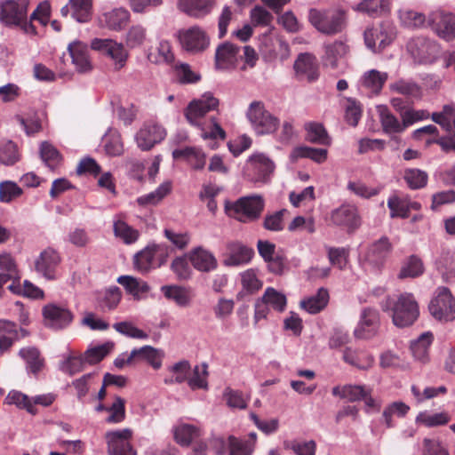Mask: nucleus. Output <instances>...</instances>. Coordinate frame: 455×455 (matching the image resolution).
Listing matches in <instances>:
<instances>
[{"label": "nucleus", "instance_id": "1", "mask_svg": "<svg viewBox=\"0 0 455 455\" xmlns=\"http://www.w3.org/2000/svg\"><path fill=\"white\" fill-rule=\"evenodd\" d=\"M382 309L390 313L393 323L399 328L413 324L419 315V305L411 293H402L396 299L387 298Z\"/></svg>", "mask_w": 455, "mask_h": 455}, {"label": "nucleus", "instance_id": "2", "mask_svg": "<svg viewBox=\"0 0 455 455\" xmlns=\"http://www.w3.org/2000/svg\"><path fill=\"white\" fill-rule=\"evenodd\" d=\"M263 209L264 201L258 195L241 197L235 203L227 202L225 204L227 214L241 222H248L259 219Z\"/></svg>", "mask_w": 455, "mask_h": 455}, {"label": "nucleus", "instance_id": "3", "mask_svg": "<svg viewBox=\"0 0 455 455\" xmlns=\"http://www.w3.org/2000/svg\"><path fill=\"white\" fill-rule=\"evenodd\" d=\"M246 115L254 132L259 136L274 133L280 124L279 119L267 111L261 101L251 102Z\"/></svg>", "mask_w": 455, "mask_h": 455}, {"label": "nucleus", "instance_id": "4", "mask_svg": "<svg viewBox=\"0 0 455 455\" xmlns=\"http://www.w3.org/2000/svg\"><path fill=\"white\" fill-rule=\"evenodd\" d=\"M430 315L440 322H452L455 320V297L450 289L440 286L429 302Z\"/></svg>", "mask_w": 455, "mask_h": 455}, {"label": "nucleus", "instance_id": "5", "mask_svg": "<svg viewBox=\"0 0 455 455\" xmlns=\"http://www.w3.org/2000/svg\"><path fill=\"white\" fill-rule=\"evenodd\" d=\"M308 20L313 27L325 35L340 33L346 26L345 16L339 12H330L313 8L309 10Z\"/></svg>", "mask_w": 455, "mask_h": 455}, {"label": "nucleus", "instance_id": "6", "mask_svg": "<svg viewBox=\"0 0 455 455\" xmlns=\"http://www.w3.org/2000/svg\"><path fill=\"white\" fill-rule=\"evenodd\" d=\"M28 0H6L0 4V20L8 26H20L26 32L33 29L27 22Z\"/></svg>", "mask_w": 455, "mask_h": 455}, {"label": "nucleus", "instance_id": "7", "mask_svg": "<svg viewBox=\"0 0 455 455\" xmlns=\"http://www.w3.org/2000/svg\"><path fill=\"white\" fill-rule=\"evenodd\" d=\"M407 51L419 64H431L440 53L439 44L433 39L426 36H416L407 44Z\"/></svg>", "mask_w": 455, "mask_h": 455}, {"label": "nucleus", "instance_id": "8", "mask_svg": "<svg viewBox=\"0 0 455 455\" xmlns=\"http://www.w3.org/2000/svg\"><path fill=\"white\" fill-rule=\"evenodd\" d=\"M178 38L182 49L193 54L204 52L210 45V36L198 26L180 30Z\"/></svg>", "mask_w": 455, "mask_h": 455}, {"label": "nucleus", "instance_id": "9", "mask_svg": "<svg viewBox=\"0 0 455 455\" xmlns=\"http://www.w3.org/2000/svg\"><path fill=\"white\" fill-rule=\"evenodd\" d=\"M220 101L211 92H206L201 98L193 100L184 110L188 122L194 126L201 125V118L208 112L218 108Z\"/></svg>", "mask_w": 455, "mask_h": 455}, {"label": "nucleus", "instance_id": "10", "mask_svg": "<svg viewBox=\"0 0 455 455\" xmlns=\"http://www.w3.org/2000/svg\"><path fill=\"white\" fill-rule=\"evenodd\" d=\"M427 27L445 41L455 39V15L443 10H435L427 17Z\"/></svg>", "mask_w": 455, "mask_h": 455}, {"label": "nucleus", "instance_id": "11", "mask_svg": "<svg viewBox=\"0 0 455 455\" xmlns=\"http://www.w3.org/2000/svg\"><path fill=\"white\" fill-rule=\"evenodd\" d=\"M275 168V163L263 153H255L247 161L248 176L254 183L268 182Z\"/></svg>", "mask_w": 455, "mask_h": 455}, {"label": "nucleus", "instance_id": "12", "mask_svg": "<svg viewBox=\"0 0 455 455\" xmlns=\"http://www.w3.org/2000/svg\"><path fill=\"white\" fill-rule=\"evenodd\" d=\"M91 47L109 57L114 62L116 70H120L125 66L128 52L122 43H117L112 39L95 38L92 41Z\"/></svg>", "mask_w": 455, "mask_h": 455}, {"label": "nucleus", "instance_id": "13", "mask_svg": "<svg viewBox=\"0 0 455 455\" xmlns=\"http://www.w3.org/2000/svg\"><path fill=\"white\" fill-rule=\"evenodd\" d=\"M132 436V431L130 428L107 432L105 437L108 453L110 455H136V451L128 442Z\"/></svg>", "mask_w": 455, "mask_h": 455}, {"label": "nucleus", "instance_id": "14", "mask_svg": "<svg viewBox=\"0 0 455 455\" xmlns=\"http://www.w3.org/2000/svg\"><path fill=\"white\" fill-rule=\"evenodd\" d=\"M331 221L333 225L345 227L349 231L356 229L361 224L357 209L352 204H342L333 210L331 213Z\"/></svg>", "mask_w": 455, "mask_h": 455}, {"label": "nucleus", "instance_id": "15", "mask_svg": "<svg viewBox=\"0 0 455 455\" xmlns=\"http://www.w3.org/2000/svg\"><path fill=\"white\" fill-rule=\"evenodd\" d=\"M60 262L59 252L52 249L44 250L35 261L36 271L48 280L56 278L55 271Z\"/></svg>", "mask_w": 455, "mask_h": 455}, {"label": "nucleus", "instance_id": "16", "mask_svg": "<svg viewBox=\"0 0 455 455\" xmlns=\"http://www.w3.org/2000/svg\"><path fill=\"white\" fill-rule=\"evenodd\" d=\"M240 55V48L234 44L226 42L220 44L215 52V67L217 69L235 68Z\"/></svg>", "mask_w": 455, "mask_h": 455}, {"label": "nucleus", "instance_id": "17", "mask_svg": "<svg viewBox=\"0 0 455 455\" xmlns=\"http://www.w3.org/2000/svg\"><path fill=\"white\" fill-rule=\"evenodd\" d=\"M46 325L54 329H62L73 320L72 313L66 307L55 304H48L43 308Z\"/></svg>", "mask_w": 455, "mask_h": 455}, {"label": "nucleus", "instance_id": "18", "mask_svg": "<svg viewBox=\"0 0 455 455\" xmlns=\"http://www.w3.org/2000/svg\"><path fill=\"white\" fill-rule=\"evenodd\" d=\"M165 130L158 124H145L136 134V142L142 150H149L165 137Z\"/></svg>", "mask_w": 455, "mask_h": 455}, {"label": "nucleus", "instance_id": "19", "mask_svg": "<svg viewBox=\"0 0 455 455\" xmlns=\"http://www.w3.org/2000/svg\"><path fill=\"white\" fill-rule=\"evenodd\" d=\"M216 4V0H177L178 9L193 18L208 15Z\"/></svg>", "mask_w": 455, "mask_h": 455}, {"label": "nucleus", "instance_id": "20", "mask_svg": "<svg viewBox=\"0 0 455 455\" xmlns=\"http://www.w3.org/2000/svg\"><path fill=\"white\" fill-rule=\"evenodd\" d=\"M130 19L129 11L124 7H119L104 12L100 17V23L110 30L120 31L129 23Z\"/></svg>", "mask_w": 455, "mask_h": 455}, {"label": "nucleus", "instance_id": "21", "mask_svg": "<svg viewBox=\"0 0 455 455\" xmlns=\"http://www.w3.org/2000/svg\"><path fill=\"white\" fill-rule=\"evenodd\" d=\"M294 68L300 78L309 82L318 78V65L315 57L309 53L300 54L294 63Z\"/></svg>", "mask_w": 455, "mask_h": 455}, {"label": "nucleus", "instance_id": "22", "mask_svg": "<svg viewBox=\"0 0 455 455\" xmlns=\"http://www.w3.org/2000/svg\"><path fill=\"white\" fill-rule=\"evenodd\" d=\"M174 159H183L195 170H201L204 167L206 162L205 154L195 147H186L173 150Z\"/></svg>", "mask_w": 455, "mask_h": 455}, {"label": "nucleus", "instance_id": "23", "mask_svg": "<svg viewBox=\"0 0 455 455\" xmlns=\"http://www.w3.org/2000/svg\"><path fill=\"white\" fill-rule=\"evenodd\" d=\"M391 0H362L353 9L372 18H378L390 12Z\"/></svg>", "mask_w": 455, "mask_h": 455}, {"label": "nucleus", "instance_id": "24", "mask_svg": "<svg viewBox=\"0 0 455 455\" xmlns=\"http://www.w3.org/2000/svg\"><path fill=\"white\" fill-rule=\"evenodd\" d=\"M189 260L193 267L199 271L210 272L217 267L215 257L202 247L196 248L190 251Z\"/></svg>", "mask_w": 455, "mask_h": 455}, {"label": "nucleus", "instance_id": "25", "mask_svg": "<svg viewBox=\"0 0 455 455\" xmlns=\"http://www.w3.org/2000/svg\"><path fill=\"white\" fill-rule=\"evenodd\" d=\"M379 123L386 134H398L404 131L403 121L399 120L386 106L378 107Z\"/></svg>", "mask_w": 455, "mask_h": 455}, {"label": "nucleus", "instance_id": "26", "mask_svg": "<svg viewBox=\"0 0 455 455\" xmlns=\"http://www.w3.org/2000/svg\"><path fill=\"white\" fill-rule=\"evenodd\" d=\"M161 244L148 245L135 254L134 267L140 273H148L152 267L156 254L162 250Z\"/></svg>", "mask_w": 455, "mask_h": 455}, {"label": "nucleus", "instance_id": "27", "mask_svg": "<svg viewBox=\"0 0 455 455\" xmlns=\"http://www.w3.org/2000/svg\"><path fill=\"white\" fill-rule=\"evenodd\" d=\"M68 49L71 55L72 61L79 72L84 73L92 69L88 57V47L85 44L74 42L69 44Z\"/></svg>", "mask_w": 455, "mask_h": 455}, {"label": "nucleus", "instance_id": "28", "mask_svg": "<svg viewBox=\"0 0 455 455\" xmlns=\"http://www.w3.org/2000/svg\"><path fill=\"white\" fill-rule=\"evenodd\" d=\"M388 75L377 69L366 71L360 79V84L371 93L379 94L387 82Z\"/></svg>", "mask_w": 455, "mask_h": 455}, {"label": "nucleus", "instance_id": "29", "mask_svg": "<svg viewBox=\"0 0 455 455\" xmlns=\"http://www.w3.org/2000/svg\"><path fill=\"white\" fill-rule=\"evenodd\" d=\"M325 53L323 57V65L331 68H337L339 61L346 56L348 51L347 45L341 41H335L324 46Z\"/></svg>", "mask_w": 455, "mask_h": 455}, {"label": "nucleus", "instance_id": "30", "mask_svg": "<svg viewBox=\"0 0 455 455\" xmlns=\"http://www.w3.org/2000/svg\"><path fill=\"white\" fill-rule=\"evenodd\" d=\"M161 290L168 299L173 300L178 306L182 307L190 306L193 293L189 288L179 285H164Z\"/></svg>", "mask_w": 455, "mask_h": 455}, {"label": "nucleus", "instance_id": "31", "mask_svg": "<svg viewBox=\"0 0 455 455\" xmlns=\"http://www.w3.org/2000/svg\"><path fill=\"white\" fill-rule=\"evenodd\" d=\"M228 248L229 256L226 259V264L228 266H238L247 263L254 254V251L251 248L240 243H230Z\"/></svg>", "mask_w": 455, "mask_h": 455}, {"label": "nucleus", "instance_id": "32", "mask_svg": "<svg viewBox=\"0 0 455 455\" xmlns=\"http://www.w3.org/2000/svg\"><path fill=\"white\" fill-rule=\"evenodd\" d=\"M117 283L124 286L127 293L137 300L140 299L141 296L150 290L149 285L145 281L132 275H121L117 278Z\"/></svg>", "mask_w": 455, "mask_h": 455}, {"label": "nucleus", "instance_id": "33", "mask_svg": "<svg viewBox=\"0 0 455 455\" xmlns=\"http://www.w3.org/2000/svg\"><path fill=\"white\" fill-rule=\"evenodd\" d=\"M200 435L201 429L192 424L182 423L173 428L175 442L183 447H188Z\"/></svg>", "mask_w": 455, "mask_h": 455}, {"label": "nucleus", "instance_id": "34", "mask_svg": "<svg viewBox=\"0 0 455 455\" xmlns=\"http://www.w3.org/2000/svg\"><path fill=\"white\" fill-rule=\"evenodd\" d=\"M433 334L429 331L422 333L417 339L411 341V350L416 360L422 363L429 361V347L433 342Z\"/></svg>", "mask_w": 455, "mask_h": 455}, {"label": "nucleus", "instance_id": "35", "mask_svg": "<svg viewBox=\"0 0 455 455\" xmlns=\"http://www.w3.org/2000/svg\"><path fill=\"white\" fill-rule=\"evenodd\" d=\"M121 299L122 291L120 288L112 286L98 294L97 304L101 311H112L117 307Z\"/></svg>", "mask_w": 455, "mask_h": 455}, {"label": "nucleus", "instance_id": "36", "mask_svg": "<svg viewBox=\"0 0 455 455\" xmlns=\"http://www.w3.org/2000/svg\"><path fill=\"white\" fill-rule=\"evenodd\" d=\"M163 355L160 350L151 346H144L132 351V357H134L135 363L146 361L154 369H159L161 367Z\"/></svg>", "mask_w": 455, "mask_h": 455}, {"label": "nucleus", "instance_id": "37", "mask_svg": "<svg viewBox=\"0 0 455 455\" xmlns=\"http://www.w3.org/2000/svg\"><path fill=\"white\" fill-rule=\"evenodd\" d=\"M377 323V313L370 308L364 309L362 314L360 326L355 331V336L360 339L371 338L375 332Z\"/></svg>", "mask_w": 455, "mask_h": 455}, {"label": "nucleus", "instance_id": "38", "mask_svg": "<svg viewBox=\"0 0 455 455\" xmlns=\"http://www.w3.org/2000/svg\"><path fill=\"white\" fill-rule=\"evenodd\" d=\"M343 359L346 363L360 370H368L373 363L371 355L363 350H352L351 348L344 350Z\"/></svg>", "mask_w": 455, "mask_h": 455}, {"label": "nucleus", "instance_id": "39", "mask_svg": "<svg viewBox=\"0 0 455 455\" xmlns=\"http://www.w3.org/2000/svg\"><path fill=\"white\" fill-rule=\"evenodd\" d=\"M306 140L311 143L328 146L331 139L323 124L317 122H308L304 125Z\"/></svg>", "mask_w": 455, "mask_h": 455}, {"label": "nucleus", "instance_id": "40", "mask_svg": "<svg viewBox=\"0 0 455 455\" xmlns=\"http://www.w3.org/2000/svg\"><path fill=\"white\" fill-rule=\"evenodd\" d=\"M19 331L15 323L6 320H0V351H7L19 339Z\"/></svg>", "mask_w": 455, "mask_h": 455}, {"label": "nucleus", "instance_id": "41", "mask_svg": "<svg viewBox=\"0 0 455 455\" xmlns=\"http://www.w3.org/2000/svg\"><path fill=\"white\" fill-rule=\"evenodd\" d=\"M392 245L387 237L383 236L373 243L367 253V259L372 264L381 263L390 253Z\"/></svg>", "mask_w": 455, "mask_h": 455}, {"label": "nucleus", "instance_id": "42", "mask_svg": "<svg viewBox=\"0 0 455 455\" xmlns=\"http://www.w3.org/2000/svg\"><path fill=\"white\" fill-rule=\"evenodd\" d=\"M329 292L324 288L318 289L315 295L300 302V306L310 314H316L323 310L328 304Z\"/></svg>", "mask_w": 455, "mask_h": 455}, {"label": "nucleus", "instance_id": "43", "mask_svg": "<svg viewBox=\"0 0 455 455\" xmlns=\"http://www.w3.org/2000/svg\"><path fill=\"white\" fill-rule=\"evenodd\" d=\"M366 388L364 386L360 385H345L342 387L336 386L332 388V395L339 396L342 399H347L348 402H356L362 400L366 395Z\"/></svg>", "mask_w": 455, "mask_h": 455}, {"label": "nucleus", "instance_id": "44", "mask_svg": "<svg viewBox=\"0 0 455 455\" xmlns=\"http://www.w3.org/2000/svg\"><path fill=\"white\" fill-rule=\"evenodd\" d=\"M392 92L404 95L409 98H420V86L411 80L399 79L389 84Z\"/></svg>", "mask_w": 455, "mask_h": 455}, {"label": "nucleus", "instance_id": "45", "mask_svg": "<svg viewBox=\"0 0 455 455\" xmlns=\"http://www.w3.org/2000/svg\"><path fill=\"white\" fill-rule=\"evenodd\" d=\"M147 40V28L141 24L131 26L125 34V44L131 49L143 45Z\"/></svg>", "mask_w": 455, "mask_h": 455}, {"label": "nucleus", "instance_id": "46", "mask_svg": "<svg viewBox=\"0 0 455 455\" xmlns=\"http://www.w3.org/2000/svg\"><path fill=\"white\" fill-rule=\"evenodd\" d=\"M241 283L243 291L238 292L237 299H242L244 291L248 294H253L262 287V282L258 278L254 269H248L241 274Z\"/></svg>", "mask_w": 455, "mask_h": 455}, {"label": "nucleus", "instance_id": "47", "mask_svg": "<svg viewBox=\"0 0 455 455\" xmlns=\"http://www.w3.org/2000/svg\"><path fill=\"white\" fill-rule=\"evenodd\" d=\"M403 179L411 189H420L427 186L428 175L422 170L408 168L404 170Z\"/></svg>", "mask_w": 455, "mask_h": 455}, {"label": "nucleus", "instance_id": "48", "mask_svg": "<svg viewBox=\"0 0 455 455\" xmlns=\"http://www.w3.org/2000/svg\"><path fill=\"white\" fill-rule=\"evenodd\" d=\"M327 150L324 148H315L311 147H298L293 149L291 157L298 158H309L316 163H323L327 158Z\"/></svg>", "mask_w": 455, "mask_h": 455}, {"label": "nucleus", "instance_id": "49", "mask_svg": "<svg viewBox=\"0 0 455 455\" xmlns=\"http://www.w3.org/2000/svg\"><path fill=\"white\" fill-rule=\"evenodd\" d=\"M114 235L120 238L124 243L131 244L139 238V231L129 226L124 220H118L114 222Z\"/></svg>", "mask_w": 455, "mask_h": 455}, {"label": "nucleus", "instance_id": "50", "mask_svg": "<svg viewBox=\"0 0 455 455\" xmlns=\"http://www.w3.org/2000/svg\"><path fill=\"white\" fill-rule=\"evenodd\" d=\"M40 156L51 170L57 168L62 160V157L57 148L47 141L41 143Z\"/></svg>", "mask_w": 455, "mask_h": 455}, {"label": "nucleus", "instance_id": "51", "mask_svg": "<svg viewBox=\"0 0 455 455\" xmlns=\"http://www.w3.org/2000/svg\"><path fill=\"white\" fill-rule=\"evenodd\" d=\"M363 37L366 46L373 52L381 51L389 43L383 37L382 31L375 28H368L364 31Z\"/></svg>", "mask_w": 455, "mask_h": 455}, {"label": "nucleus", "instance_id": "52", "mask_svg": "<svg viewBox=\"0 0 455 455\" xmlns=\"http://www.w3.org/2000/svg\"><path fill=\"white\" fill-rule=\"evenodd\" d=\"M171 190H172V182L164 181L155 191H153L146 196H140L137 199V203L140 205L156 204L164 196H166L171 192Z\"/></svg>", "mask_w": 455, "mask_h": 455}, {"label": "nucleus", "instance_id": "53", "mask_svg": "<svg viewBox=\"0 0 455 455\" xmlns=\"http://www.w3.org/2000/svg\"><path fill=\"white\" fill-rule=\"evenodd\" d=\"M19 355L27 362L29 371L36 374L44 366V359L36 347H25L20 350Z\"/></svg>", "mask_w": 455, "mask_h": 455}, {"label": "nucleus", "instance_id": "54", "mask_svg": "<svg viewBox=\"0 0 455 455\" xmlns=\"http://www.w3.org/2000/svg\"><path fill=\"white\" fill-rule=\"evenodd\" d=\"M104 148L108 156H121L124 153V144L120 133L109 131L104 137Z\"/></svg>", "mask_w": 455, "mask_h": 455}, {"label": "nucleus", "instance_id": "55", "mask_svg": "<svg viewBox=\"0 0 455 455\" xmlns=\"http://www.w3.org/2000/svg\"><path fill=\"white\" fill-rule=\"evenodd\" d=\"M424 272V266L421 259L414 255L411 256L408 260L403 265L398 277L400 279L411 277L415 278L422 275Z\"/></svg>", "mask_w": 455, "mask_h": 455}, {"label": "nucleus", "instance_id": "56", "mask_svg": "<svg viewBox=\"0 0 455 455\" xmlns=\"http://www.w3.org/2000/svg\"><path fill=\"white\" fill-rule=\"evenodd\" d=\"M198 127L201 130V137L204 140L220 139L224 140L227 137L226 132L222 129L215 117H212L208 124H201Z\"/></svg>", "mask_w": 455, "mask_h": 455}, {"label": "nucleus", "instance_id": "57", "mask_svg": "<svg viewBox=\"0 0 455 455\" xmlns=\"http://www.w3.org/2000/svg\"><path fill=\"white\" fill-rule=\"evenodd\" d=\"M72 17L79 22H86L92 13V0H69Z\"/></svg>", "mask_w": 455, "mask_h": 455}, {"label": "nucleus", "instance_id": "58", "mask_svg": "<svg viewBox=\"0 0 455 455\" xmlns=\"http://www.w3.org/2000/svg\"><path fill=\"white\" fill-rule=\"evenodd\" d=\"M261 298L275 310L283 312L285 309L287 302L285 295L272 287L267 288Z\"/></svg>", "mask_w": 455, "mask_h": 455}, {"label": "nucleus", "instance_id": "59", "mask_svg": "<svg viewBox=\"0 0 455 455\" xmlns=\"http://www.w3.org/2000/svg\"><path fill=\"white\" fill-rule=\"evenodd\" d=\"M114 347L112 342H107L100 346L88 349L84 356V362L89 364H95L100 362Z\"/></svg>", "mask_w": 455, "mask_h": 455}, {"label": "nucleus", "instance_id": "60", "mask_svg": "<svg viewBox=\"0 0 455 455\" xmlns=\"http://www.w3.org/2000/svg\"><path fill=\"white\" fill-rule=\"evenodd\" d=\"M207 367L206 363H202L201 365H196L194 368L193 376L188 379V386L191 389H207Z\"/></svg>", "mask_w": 455, "mask_h": 455}, {"label": "nucleus", "instance_id": "61", "mask_svg": "<svg viewBox=\"0 0 455 455\" xmlns=\"http://www.w3.org/2000/svg\"><path fill=\"white\" fill-rule=\"evenodd\" d=\"M387 206L390 209L391 218L405 219L409 216L410 205L409 202L398 196H391L387 201Z\"/></svg>", "mask_w": 455, "mask_h": 455}, {"label": "nucleus", "instance_id": "62", "mask_svg": "<svg viewBox=\"0 0 455 455\" xmlns=\"http://www.w3.org/2000/svg\"><path fill=\"white\" fill-rule=\"evenodd\" d=\"M228 447L229 455H251L254 451L252 443L233 435L228 437Z\"/></svg>", "mask_w": 455, "mask_h": 455}, {"label": "nucleus", "instance_id": "63", "mask_svg": "<svg viewBox=\"0 0 455 455\" xmlns=\"http://www.w3.org/2000/svg\"><path fill=\"white\" fill-rule=\"evenodd\" d=\"M449 416L444 412H439L435 414L420 412L416 418V421L418 423H420L428 427L445 425L449 422Z\"/></svg>", "mask_w": 455, "mask_h": 455}, {"label": "nucleus", "instance_id": "64", "mask_svg": "<svg viewBox=\"0 0 455 455\" xmlns=\"http://www.w3.org/2000/svg\"><path fill=\"white\" fill-rule=\"evenodd\" d=\"M8 404H15L20 409H25L31 414H36V409L30 399L19 391H11L5 397Z\"/></svg>", "mask_w": 455, "mask_h": 455}]
</instances>
